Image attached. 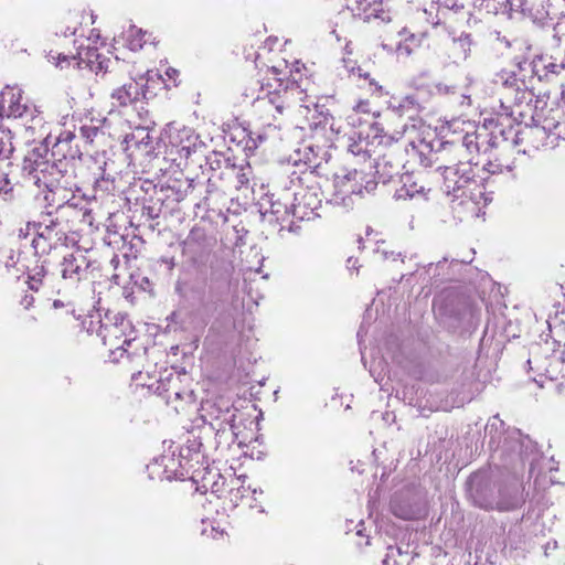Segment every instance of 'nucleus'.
I'll return each mask as SVG.
<instances>
[{
    "label": "nucleus",
    "instance_id": "1",
    "mask_svg": "<svg viewBox=\"0 0 565 565\" xmlns=\"http://www.w3.org/2000/svg\"><path fill=\"white\" fill-rule=\"evenodd\" d=\"M284 72L279 66H273L267 72L265 83L259 81H250L243 95L250 102H258L259 106L267 111L275 120L282 117L291 107L295 97L301 95L299 86L296 84L297 78H292V84L284 85Z\"/></svg>",
    "mask_w": 565,
    "mask_h": 565
},
{
    "label": "nucleus",
    "instance_id": "2",
    "mask_svg": "<svg viewBox=\"0 0 565 565\" xmlns=\"http://www.w3.org/2000/svg\"><path fill=\"white\" fill-rule=\"evenodd\" d=\"M98 40L99 34L92 31L88 38L74 40V44H76L75 54L72 52H57L53 54V52H50L47 58L56 65H60L61 62H68L72 58L77 61L78 67H87L93 72L102 71L104 68V61L100 60V54L98 53Z\"/></svg>",
    "mask_w": 565,
    "mask_h": 565
},
{
    "label": "nucleus",
    "instance_id": "3",
    "mask_svg": "<svg viewBox=\"0 0 565 565\" xmlns=\"http://www.w3.org/2000/svg\"><path fill=\"white\" fill-rule=\"evenodd\" d=\"M422 22L431 25L438 24V22L433 19L431 12H428L426 9L418 10L413 23V31H409L407 28L402 29L398 32L401 40L396 46L392 47L387 44H383V47L388 52L394 53L397 58L409 57L416 50L422 46L423 41L426 38V30L419 26Z\"/></svg>",
    "mask_w": 565,
    "mask_h": 565
},
{
    "label": "nucleus",
    "instance_id": "4",
    "mask_svg": "<svg viewBox=\"0 0 565 565\" xmlns=\"http://www.w3.org/2000/svg\"><path fill=\"white\" fill-rule=\"evenodd\" d=\"M561 111L558 109H551L548 115L543 119L542 125L530 128L526 131L527 139L533 143V147H555L556 141L561 139L559 132H565L563 125L559 121Z\"/></svg>",
    "mask_w": 565,
    "mask_h": 565
},
{
    "label": "nucleus",
    "instance_id": "5",
    "mask_svg": "<svg viewBox=\"0 0 565 565\" xmlns=\"http://www.w3.org/2000/svg\"><path fill=\"white\" fill-rule=\"evenodd\" d=\"M375 188V183L371 180L365 181V174L362 171L341 170L334 175V196L347 205L345 200L352 194H361L363 190L367 192Z\"/></svg>",
    "mask_w": 565,
    "mask_h": 565
},
{
    "label": "nucleus",
    "instance_id": "6",
    "mask_svg": "<svg viewBox=\"0 0 565 565\" xmlns=\"http://www.w3.org/2000/svg\"><path fill=\"white\" fill-rule=\"evenodd\" d=\"M164 135L169 145L174 148L182 158H188L191 154L198 139L193 129L177 122L167 125Z\"/></svg>",
    "mask_w": 565,
    "mask_h": 565
},
{
    "label": "nucleus",
    "instance_id": "7",
    "mask_svg": "<svg viewBox=\"0 0 565 565\" xmlns=\"http://www.w3.org/2000/svg\"><path fill=\"white\" fill-rule=\"evenodd\" d=\"M129 328V322L125 320H121L120 324H106L102 328L103 341L109 347L111 354L114 355V360H117V353L121 356L122 352L126 351L125 345H129L134 340V338L128 335H125L122 339L124 331Z\"/></svg>",
    "mask_w": 565,
    "mask_h": 565
},
{
    "label": "nucleus",
    "instance_id": "8",
    "mask_svg": "<svg viewBox=\"0 0 565 565\" xmlns=\"http://www.w3.org/2000/svg\"><path fill=\"white\" fill-rule=\"evenodd\" d=\"M508 2L511 9L520 11L533 22L544 23L552 14L550 0H508Z\"/></svg>",
    "mask_w": 565,
    "mask_h": 565
},
{
    "label": "nucleus",
    "instance_id": "9",
    "mask_svg": "<svg viewBox=\"0 0 565 565\" xmlns=\"http://www.w3.org/2000/svg\"><path fill=\"white\" fill-rule=\"evenodd\" d=\"M22 99L20 88L7 86L0 95V117L20 118L26 114L29 107Z\"/></svg>",
    "mask_w": 565,
    "mask_h": 565
},
{
    "label": "nucleus",
    "instance_id": "10",
    "mask_svg": "<svg viewBox=\"0 0 565 565\" xmlns=\"http://www.w3.org/2000/svg\"><path fill=\"white\" fill-rule=\"evenodd\" d=\"M345 8L352 15L364 21L379 18L382 12V0H344Z\"/></svg>",
    "mask_w": 565,
    "mask_h": 565
},
{
    "label": "nucleus",
    "instance_id": "11",
    "mask_svg": "<svg viewBox=\"0 0 565 565\" xmlns=\"http://www.w3.org/2000/svg\"><path fill=\"white\" fill-rule=\"evenodd\" d=\"M140 95H143L141 85L131 79L122 86L114 89L111 93L113 105L126 107L136 102Z\"/></svg>",
    "mask_w": 565,
    "mask_h": 565
},
{
    "label": "nucleus",
    "instance_id": "12",
    "mask_svg": "<svg viewBox=\"0 0 565 565\" xmlns=\"http://www.w3.org/2000/svg\"><path fill=\"white\" fill-rule=\"evenodd\" d=\"M61 267L62 277L64 279L78 281L82 273L86 269L85 258L82 255L76 256L71 253L64 256Z\"/></svg>",
    "mask_w": 565,
    "mask_h": 565
},
{
    "label": "nucleus",
    "instance_id": "13",
    "mask_svg": "<svg viewBox=\"0 0 565 565\" xmlns=\"http://www.w3.org/2000/svg\"><path fill=\"white\" fill-rule=\"evenodd\" d=\"M471 43L470 35L466 33L452 40L449 47V57L454 63H461L468 58L471 51Z\"/></svg>",
    "mask_w": 565,
    "mask_h": 565
},
{
    "label": "nucleus",
    "instance_id": "14",
    "mask_svg": "<svg viewBox=\"0 0 565 565\" xmlns=\"http://www.w3.org/2000/svg\"><path fill=\"white\" fill-rule=\"evenodd\" d=\"M457 173L458 169L456 168H446L445 170V185L448 192H456L469 182L468 177L461 175L459 179H456Z\"/></svg>",
    "mask_w": 565,
    "mask_h": 565
},
{
    "label": "nucleus",
    "instance_id": "15",
    "mask_svg": "<svg viewBox=\"0 0 565 565\" xmlns=\"http://www.w3.org/2000/svg\"><path fill=\"white\" fill-rule=\"evenodd\" d=\"M397 198L398 199H415V198H422L426 199V192L425 186L419 185L416 182L407 183V181L404 182V185L397 191Z\"/></svg>",
    "mask_w": 565,
    "mask_h": 565
},
{
    "label": "nucleus",
    "instance_id": "16",
    "mask_svg": "<svg viewBox=\"0 0 565 565\" xmlns=\"http://www.w3.org/2000/svg\"><path fill=\"white\" fill-rule=\"evenodd\" d=\"M235 418L234 412L231 409L218 412V415L212 416L211 425L217 431H224L226 426H233Z\"/></svg>",
    "mask_w": 565,
    "mask_h": 565
},
{
    "label": "nucleus",
    "instance_id": "17",
    "mask_svg": "<svg viewBox=\"0 0 565 565\" xmlns=\"http://www.w3.org/2000/svg\"><path fill=\"white\" fill-rule=\"evenodd\" d=\"M145 35L146 33L137 29L136 26L131 25L129 26L127 31V45L131 51H138L142 49L145 43Z\"/></svg>",
    "mask_w": 565,
    "mask_h": 565
},
{
    "label": "nucleus",
    "instance_id": "18",
    "mask_svg": "<svg viewBox=\"0 0 565 565\" xmlns=\"http://www.w3.org/2000/svg\"><path fill=\"white\" fill-rule=\"evenodd\" d=\"M397 172V167L388 162L385 158L376 162V173L383 183L390 181Z\"/></svg>",
    "mask_w": 565,
    "mask_h": 565
},
{
    "label": "nucleus",
    "instance_id": "19",
    "mask_svg": "<svg viewBox=\"0 0 565 565\" xmlns=\"http://www.w3.org/2000/svg\"><path fill=\"white\" fill-rule=\"evenodd\" d=\"M498 82L502 84L503 87L508 89H518L519 88V79L516 75L512 72H501L498 74Z\"/></svg>",
    "mask_w": 565,
    "mask_h": 565
},
{
    "label": "nucleus",
    "instance_id": "20",
    "mask_svg": "<svg viewBox=\"0 0 565 565\" xmlns=\"http://www.w3.org/2000/svg\"><path fill=\"white\" fill-rule=\"evenodd\" d=\"M520 500L516 497L510 498L509 501H498L495 504L489 503L484 505L487 509H498V510H511L518 507Z\"/></svg>",
    "mask_w": 565,
    "mask_h": 565
},
{
    "label": "nucleus",
    "instance_id": "21",
    "mask_svg": "<svg viewBox=\"0 0 565 565\" xmlns=\"http://www.w3.org/2000/svg\"><path fill=\"white\" fill-rule=\"evenodd\" d=\"M248 491L243 484L237 487L236 489L232 488L230 491V500L235 505L238 504V501L242 500L245 495V493Z\"/></svg>",
    "mask_w": 565,
    "mask_h": 565
},
{
    "label": "nucleus",
    "instance_id": "22",
    "mask_svg": "<svg viewBox=\"0 0 565 565\" xmlns=\"http://www.w3.org/2000/svg\"><path fill=\"white\" fill-rule=\"evenodd\" d=\"M543 467H547L550 470H553L552 460L551 459H542L541 462L533 465L531 468V475H534L537 469H541Z\"/></svg>",
    "mask_w": 565,
    "mask_h": 565
},
{
    "label": "nucleus",
    "instance_id": "23",
    "mask_svg": "<svg viewBox=\"0 0 565 565\" xmlns=\"http://www.w3.org/2000/svg\"><path fill=\"white\" fill-rule=\"evenodd\" d=\"M166 76L169 81H171L173 83V85L175 86L177 85V79L179 77V71L173 68V67H169L167 68L166 71Z\"/></svg>",
    "mask_w": 565,
    "mask_h": 565
},
{
    "label": "nucleus",
    "instance_id": "24",
    "mask_svg": "<svg viewBox=\"0 0 565 565\" xmlns=\"http://www.w3.org/2000/svg\"><path fill=\"white\" fill-rule=\"evenodd\" d=\"M353 113L355 115L358 114H369V103L367 102H360L354 108Z\"/></svg>",
    "mask_w": 565,
    "mask_h": 565
},
{
    "label": "nucleus",
    "instance_id": "25",
    "mask_svg": "<svg viewBox=\"0 0 565 565\" xmlns=\"http://www.w3.org/2000/svg\"><path fill=\"white\" fill-rule=\"evenodd\" d=\"M98 132V129L96 127H83L82 134L88 139H92L94 136H96Z\"/></svg>",
    "mask_w": 565,
    "mask_h": 565
},
{
    "label": "nucleus",
    "instance_id": "26",
    "mask_svg": "<svg viewBox=\"0 0 565 565\" xmlns=\"http://www.w3.org/2000/svg\"><path fill=\"white\" fill-rule=\"evenodd\" d=\"M395 553H397L398 555L402 554L399 548L394 550L393 547H390L388 548V553L386 555V558L383 561V564L384 565H391V558L394 557Z\"/></svg>",
    "mask_w": 565,
    "mask_h": 565
},
{
    "label": "nucleus",
    "instance_id": "27",
    "mask_svg": "<svg viewBox=\"0 0 565 565\" xmlns=\"http://www.w3.org/2000/svg\"><path fill=\"white\" fill-rule=\"evenodd\" d=\"M465 143L470 151H472V149H477V145L473 142V136L466 135Z\"/></svg>",
    "mask_w": 565,
    "mask_h": 565
},
{
    "label": "nucleus",
    "instance_id": "28",
    "mask_svg": "<svg viewBox=\"0 0 565 565\" xmlns=\"http://www.w3.org/2000/svg\"><path fill=\"white\" fill-rule=\"evenodd\" d=\"M534 482L539 486H545L547 482H546V476H543L541 473V471H539L535 476H534Z\"/></svg>",
    "mask_w": 565,
    "mask_h": 565
},
{
    "label": "nucleus",
    "instance_id": "29",
    "mask_svg": "<svg viewBox=\"0 0 565 565\" xmlns=\"http://www.w3.org/2000/svg\"><path fill=\"white\" fill-rule=\"evenodd\" d=\"M33 297L32 296H25L21 303L24 306L25 309L30 308L33 305Z\"/></svg>",
    "mask_w": 565,
    "mask_h": 565
},
{
    "label": "nucleus",
    "instance_id": "30",
    "mask_svg": "<svg viewBox=\"0 0 565 565\" xmlns=\"http://www.w3.org/2000/svg\"><path fill=\"white\" fill-rule=\"evenodd\" d=\"M218 412H222V411L216 409V411L207 412V409H204V413H206V415H204V417L206 418L209 416L212 419V416L218 415Z\"/></svg>",
    "mask_w": 565,
    "mask_h": 565
},
{
    "label": "nucleus",
    "instance_id": "31",
    "mask_svg": "<svg viewBox=\"0 0 565 565\" xmlns=\"http://www.w3.org/2000/svg\"><path fill=\"white\" fill-rule=\"evenodd\" d=\"M67 32H70L71 35H75L76 34V29L67 26L66 31L64 32V36L65 38H67Z\"/></svg>",
    "mask_w": 565,
    "mask_h": 565
},
{
    "label": "nucleus",
    "instance_id": "32",
    "mask_svg": "<svg viewBox=\"0 0 565 565\" xmlns=\"http://www.w3.org/2000/svg\"><path fill=\"white\" fill-rule=\"evenodd\" d=\"M31 289H38V281H33L30 284Z\"/></svg>",
    "mask_w": 565,
    "mask_h": 565
},
{
    "label": "nucleus",
    "instance_id": "33",
    "mask_svg": "<svg viewBox=\"0 0 565 565\" xmlns=\"http://www.w3.org/2000/svg\"><path fill=\"white\" fill-rule=\"evenodd\" d=\"M531 64L533 65V67L535 68L537 66V63H536V60L535 58H532L531 60Z\"/></svg>",
    "mask_w": 565,
    "mask_h": 565
},
{
    "label": "nucleus",
    "instance_id": "34",
    "mask_svg": "<svg viewBox=\"0 0 565 565\" xmlns=\"http://www.w3.org/2000/svg\"><path fill=\"white\" fill-rule=\"evenodd\" d=\"M71 138H72V134H71V132H68V134L66 135V137H65V140H68V139H71Z\"/></svg>",
    "mask_w": 565,
    "mask_h": 565
},
{
    "label": "nucleus",
    "instance_id": "35",
    "mask_svg": "<svg viewBox=\"0 0 565 565\" xmlns=\"http://www.w3.org/2000/svg\"><path fill=\"white\" fill-rule=\"evenodd\" d=\"M54 307H55V308L60 307V301H57V300H56V301H54Z\"/></svg>",
    "mask_w": 565,
    "mask_h": 565
},
{
    "label": "nucleus",
    "instance_id": "36",
    "mask_svg": "<svg viewBox=\"0 0 565 565\" xmlns=\"http://www.w3.org/2000/svg\"><path fill=\"white\" fill-rule=\"evenodd\" d=\"M332 33L335 34L337 39L340 40V36L337 34V31L335 30H332Z\"/></svg>",
    "mask_w": 565,
    "mask_h": 565
},
{
    "label": "nucleus",
    "instance_id": "37",
    "mask_svg": "<svg viewBox=\"0 0 565 565\" xmlns=\"http://www.w3.org/2000/svg\"><path fill=\"white\" fill-rule=\"evenodd\" d=\"M398 515H399L401 518H404V519H407V518H408V515H406V514H398Z\"/></svg>",
    "mask_w": 565,
    "mask_h": 565
},
{
    "label": "nucleus",
    "instance_id": "38",
    "mask_svg": "<svg viewBox=\"0 0 565 565\" xmlns=\"http://www.w3.org/2000/svg\"><path fill=\"white\" fill-rule=\"evenodd\" d=\"M354 115H355V114L353 113V115H352V116H350V118H353V116H354ZM352 122L354 124V122H355V119H352Z\"/></svg>",
    "mask_w": 565,
    "mask_h": 565
},
{
    "label": "nucleus",
    "instance_id": "39",
    "mask_svg": "<svg viewBox=\"0 0 565 565\" xmlns=\"http://www.w3.org/2000/svg\"><path fill=\"white\" fill-rule=\"evenodd\" d=\"M393 565H397V564H396V561H394V562H393Z\"/></svg>",
    "mask_w": 565,
    "mask_h": 565
}]
</instances>
